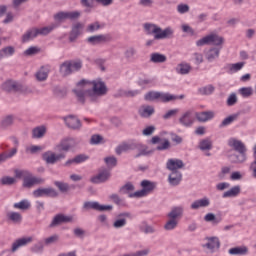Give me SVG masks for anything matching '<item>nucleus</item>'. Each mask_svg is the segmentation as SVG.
Masks as SVG:
<instances>
[{
	"mask_svg": "<svg viewBox=\"0 0 256 256\" xmlns=\"http://www.w3.org/2000/svg\"><path fill=\"white\" fill-rule=\"evenodd\" d=\"M88 85H90L89 81L82 79L77 83V88L73 89L79 103H85V97H87V90L89 89L87 88Z\"/></svg>",
	"mask_w": 256,
	"mask_h": 256,
	"instance_id": "nucleus-7",
	"label": "nucleus"
},
{
	"mask_svg": "<svg viewBox=\"0 0 256 256\" xmlns=\"http://www.w3.org/2000/svg\"><path fill=\"white\" fill-rule=\"evenodd\" d=\"M183 167H185V163L181 159H168L166 163V169L171 171V173L179 171V169H183Z\"/></svg>",
	"mask_w": 256,
	"mask_h": 256,
	"instance_id": "nucleus-17",
	"label": "nucleus"
},
{
	"mask_svg": "<svg viewBox=\"0 0 256 256\" xmlns=\"http://www.w3.org/2000/svg\"><path fill=\"white\" fill-rule=\"evenodd\" d=\"M13 125V116H6L2 121H1V127H9Z\"/></svg>",
	"mask_w": 256,
	"mask_h": 256,
	"instance_id": "nucleus-64",
	"label": "nucleus"
},
{
	"mask_svg": "<svg viewBox=\"0 0 256 256\" xmlns=\"http://www.w3.org/2000/svg\"><path fill=\"white\" fill-rule=\"evenodd\" d=\"M111 178V172L107 169L102 170L99 172L96 176H93L90 181L91 183H94L95 185H99V183H105L109 181Z\"/></svg>",
	"mask_w": 256,
	"mask_h": 256,
	"instance_id": "nucleus-14",
	"label": "nucleus"
},
{
	"mask_svg": "<svg viewBox=\"0 0 256 256\" xmlns=\"http://www.w3.org/2000/svg\"><path fill=\"white\" fill-rule=\"evenodd\" d=\"M73 138H66L61 140V142L56 146V149L58 151H69L73 147Z\"/></svg>",
	"mask_w": 256,
	"mask_h": 256,
	"instance_id": "nucleus-30",
	"label": "nucleus"
},
{
	"mask_svg": "<svg viewBox=\"0 0 256 256\" xmlns=\"http://www.w3.org/2000/svg\"><path fill=\"white\" fill-rule=\"evenodd\" d=\"M41 52V49L37 46H31L28 49H26L23 53L25 57H33V55H37Z\"/></svg>",
	"mask_w": 256,
	"mask_h": 256,
	"instance_id": "nucleus-50",
	"label": "nucleus"
},
{
	"mask_svg": "<svg viewBox=\"0 0 256 256\" xmlns=\"http://www.w3.org/2000/svg\"><path fill=\"white\" fill-rule=\"evenodd\" d=\"M47 133V128L45 126H38L32 130V139H43Z\"/></svg>",
	"mask_w": 256,
	"mask_h": 256,
	"instance_id": "nucleus-34",
	"label": "nucleus"
},
{
	"mask_svg": "<svg viewBox=\"0 0 256 256\" xmlns=\"http://www.w3.org/2000/svg\"><path fill=\"white\" fill-rule=\"evenodd\" d=\"M205 240L207 241L206 244H202V248L206 249L208 253H215L219 251V247H221V241L217 236L206 237Z\"/></svg>",
	"mask_w": 256,
	"mask_h": 256,
	"instance_id": "nucleus-9",
	"label": "nucleus"
},
{
	"mask_svg": "<svg viewBox=\"0 0 256 256\" xmlns=\"http://www.w3.org/2000/svg\"><path fill=\"white\" fill-rule=\"evenodd\" d=\"M179 123L183 127H192L195 123V119H193V112L187 111L180 118Z\"/></svg>",
	"mask_w": 256,
	"mask_h": 256,
	"instance_id": "nucleus-21",
	"label": "nucleus"
},
{
	"mask_svg": "<svg viewBox=\"0 0 256 256\" xmlns=\"http://www.w3.org/2000/svg\"><path fill=\"white\" fill-rule=\"evenodd\" d=\"M38 36L37 28H30L22 35V43H29V41H33Z\"/></svg>",
	"mask_w": 256,
	"mask_h": 256,
	"instance_id": "nucleus-27",
	"label": "nucleus"
},
{
	"mask_svg": "<svg viewBox=\"0 0 256 256\" xmlns=\"http://www.w3.org/2000/svg\"><path fill=\"white\" fill-rule=\"evenodd\" d=\"M177 113H179V109L175 108L172 110L167 111L164 115H163V119L167 120V119H171L172 117H175V115H177Z\"/></svg>",
	"mask_w": 256,
	"mask_h": 256,
	"instance_id": "nucleus-63",
	"label": "nucleus"
},
{
	"mask_svg": "<svg viewBox=\"0 0 256 256\" xmlns=\"http://www.w3.org/2000/svg\"><path fill=\"white\" fill-rule=\"evenodd\" d=\"M70 63V68L72 73H76L77 71H81L83 69V61L81 59L77 60H68Z\"/></svg>",
	"mask_w": 256,
	"mask_h": 256,
	"instance_id": "nucleus-43",
	"label": "nucleus"
},
{
	"mask_svg": "<svg viewBox=\"0 0 256 256\" xmlns=\"http://www.w3.org/2000/svg\"><path fill=\"white\" fill-rule=\"evenodd\" d=\"M101 29V24L99 22H94L92 24H89L87 27V31L89 33H95V31H99Z\"/></svg>",
	"mask_w": 256,
	"mask_h": 256,
	"instance_id": "nucleus-61",
	"label": "nucleus"
},
{
	"mask_svg": "<svg viewBox=\"0 0 256 256\" xmlns=\"http://www.w3.org/2000/svg\"><path fill=\"white\" fill-rule=\"evenodd\" d=\"M15 55V47L6 46L0 49V60L5 59L7 57H13Z\"/></svg>",
	"mask_w": 256,
	"mask_h": 256,
	"instance_id": "nucleus-35",
	"label": "nucleus"
},
{
	"mask_svg": "<svg viewBox=\"0 0 256 256\" xmlns=\"http://www.w3.org/2000/svg\"><path fill=\"white\" fill-rule=\"evenodd\" d=\"M64 121L67 127H69V129H74V130L81 129V120H79V118H77L76 116H73V115L66 116L64 118Z\"/></svg>",
	"mask_w": 256,
	"mask_h": 256,
	"instance_id": "nucleus-22",
	"label": "nucleus"
},
{
	"mask_svg": "<svg viewBox=\"0 0 256 256\" xmlns=\"http://www.w3.org/2000/svg\"><path fill=\"white\" fill-rule=\"evenodd\" d=\"M215 117V112L213 111H204L196 113V119L200 123H207V121H211Z\"/></svg>",
	"mask_w": 256,
	"mask_h": 256,
	"instance_id": "nucleus-25",
	"label": "nucleus"
},
{
	"mask_svg": "<svg viewBox=\"0 0 256 256\" xmlns=\"http://www.w3.org/2000/svg\"><path fill=\"white\" fill-rule=\"evenodd\" d=\"M219 55H221V49L213 47L206 52L205 58L208 63H213V61L219 59Z\"/></svg>",
	"mask_w": 256,
	"mask_h": 256,
	"instance_id": "nucleus-29",
	"label": "nucleus"
},
{
	"mask_svg": "<svg viewBox=\"0 0 256 256\" xmlns=\"http://www.w3.org/2000/svg\"><path fill=\"white\" fill-rule=\"evenodd\" d=\"M73 221L72 216H66L65 214H57L54 216L52 222L50 223L49 227H57L62 225V223H71Z\"/></svg>",
	"mask_w": 256,
	"mask_h": 256,
	"instance_id": "nucleus-16",
	"label": "nucleus"
},
{
	"mask_svg": "<svg viewBox=\"0 0 256 256\" xmlns=\"http://www.w3.org/2000/svg\"><path fill=\"white\" fill-rule=\"evenodd\" d=\"M141 190H138L132 194L129 195V197H145L146 195H149V193H152V191H155V187H157V183L151 182L149 180H143L141 182Z\"/></svg>",
	"mask_w": 256,
	"mask_h": 256,
	"instance_id": "nucleus-5",
	"label": "nucleus"
},
{
	"mask_svg": "<svg viewBox=\"0 0 256 256\" xmlns=\"http://www.w3.org/2000/svg\"><path fill=\"white\" fill-rule=\"evenodd\" d=\"M144 30L146 31L147 35H154V39L157 41H161L163 39H172L175 33V30H173L171 27H166L162 30L161 27L153 23H145Z\"/></svg>",
	"mask_w": 256,
	"mask_h": 256,
	"instance_id": "nucleus-1",
	"label": "nucleus"
},
{
	"mask_svg": "<svg viewBox=\"0 0 256 256\" xmlns=\"http://www.w3.org/2000/svg\"><path fill=\"white\" fill-rule=\"evenodd\" d=\"M176 71L180 75H189V73L191 72V65H189L188 63H181L177 66Z\"/></svg>",
	"mask_w": 256,
	"mask_h": 256,
	"instance_id": "nucleus-44",
	"label": "nucleus"
},
{
	"mask_svg": "<svg viewBox=\"0 0 256 256\" xmlns=\"http://www.w3.org/2000/svg\"><path fill=\"white\" fill-rule=\"evenodd\" d=\"M104 161L108 167H116L117 166V158L114 156L104 158Z\"/></svg>",
	"mask_w": 256,
	"mask_h": 256,
	"instance_id": "nucleus-62",
	"label": "nucleus"
},
{
	"mask_svg": "<svg viewBox=\"0 0 256 256\" xmlns=\"http://www.w3.org/2000/svg\"><path fill=\"white\" fill-rule=\"evenodd\" d=\"M2 89L8 93L11 91H19V84L17 82L8 80L2 85Z\"/></svg>",
	"mask_w": 256,
	"mask_h": 256,
	"instance_id": "nucleus-40",
	"label": "nucleus"
},
{
	"mask_svg": "<svg viewBox=\"0 0 256 256\" xmlns=\"http://www.w3.org/2000/svg\"><path fill=\"white\" fill-rule=\"evenodd\" d=\"M245 67V62H238L234 64H230V71L232 73H237V71H241Z\"/></svg>",
	"mask_w": 256,
	"mask_h": 256,
	"instance_id": "nucleus-56",
	"label": "nucleus"
},
{
	"mask_svg": "<svg viewBox=\"0 0 256 256\" xmlns=\"http://www.w3.org/2000/svg\"><path fill=\"white\" fill-rule=\"evenodd\" d=\"M204 221H206V223H212V225H219L223 219L221 216L217 217L214 213H207L204 216Z\"/></svg>",
	"mask_w": 256,
	"mask_h": 256,
	"instance_id": "nucleus-37",
	"label": "nucleus"
},
{
	"mask_svg": "<svg viewBox=\"0 0 256 256\" xmlns=\"http://www.w3.org/2000/svg\"><path fill=\"white\" fill-rule=\"evenodd\" d=\"M167 61V56L159 52H154L150 55L151 63H165Z\"/></svg>",
	"mask_w": 256,
	"mask_h": 256,
	"instance_id": "nucleus-38",
	"label": "nucleus"
},
{
	"mask_svg": "<svg viewBox=\"0 0 256 256\" xmlns=\"http://www.w3.org/2000/svg\"><path fill=\"white\" fill-rule=\"evenodd\" d=\"M87 89V97L90 101L95 102L99 97H103V95H107V85L105 82L101 80H94L89 82L87 87H91Z\"/></svg>",
	"mask_w": 256,
	"mask_h": 256,
	"instance_id": "nucleus-2",
	"label": "nucleus"
},
{
	"mask_svg": "<svg viewBox=\"0 0 256 256\" xmlns=\"http://www.w3.org/2000/svg\"><path fill=\"white\" fill-rule=\"evenodd\" d=\"M43 183H45V179L41 177H35L33 176V174H31L30 176L24 178L22 185L26 189H31V187H33L34 185H43Z\"/></svg>",
	"mask_w": 256,
	"mask_h": 256,
	"instance_id": "nucleus-15",
	"label": "nucleus"
},
{
	"mask_svg": "<svg viewBox=\"0 0 256 256\" xmlns=\"http://www.w3.org/2000/svg\"><path fill=\"white\" fill-rule=\"evenodd\" d=\"M32 195L36 199H39V197H51L55 199V197H59V192L53 187L37 188L32 192Z\"/></svg>",
	"mask_w": 256,
	"mask_h": 256,
	"instance_id": "nucleus-8",
	"label": "nucleus"
},
{
	"mask_svg": "<svg viewBox=\"0 0 256 256\" xmlns=\"http://www.w3.org/2000/svg\"><path fill=\"white\" fill-rule=\"evenodd\" d=\"M87 41L91 45H101V43H110V41H113V37L111 34H99L88 37Z\"/></svg>",
	"mask_w": 256,
	"mask_h": 256,
	"instance_id": "nucleus-12",
	"label": "nucleus"
},
{
	"mask_svg": "<svg viewBox=\"0 0 256 256\" xmlns=\"http://www.w3.org/2000/svg\"><path fill=\"white\" fill-rule=\"evenodd\" d=\"M103 143V136L94 134L91 136L90 145H101Z\"/></svg>",
	"mask_w": 256,
	"mask_h": 256,
	"instance_id": "nucleus-54",
	"label": "nucleus"
},
{
	"mask_svg": "<svg viewBox=\"0 0 256 256\" xmlns=\"http://www.w3.org/2000/svg\"><path fill=\"white\" fill-rule=\"evenodd\" d=\"M49 66H42L40 67V69L35 73V78L39 81V82H43V81H47L48 77H49Z\"/></svg>",
	"mask_w": 256,
	"mask_h": 256,
	"instance_id": "nucleus-26",
	"label": "nucleus"
},
{
	"mask_svg": "<svg viewBox=\"0 0 256 256\" xmlns=\"http://www.w3.org/2000/svg\"><path fill=\"white\" fill-rule=\"evenodd\" d=\"M7 218L9 221H12L13 223L19 224L21 221H23V216L19 212H9L7 214Z\"/></svg>",
	"mask_w": 256,
	"mask_h": 256,
	"instance_id": "nucleus-45",
	"label": "nucleus"
},
{
	"mask_svg": "<svg viewBox=\"0 0 256 256\" xmlns=\"http://www.w3.org/2000/svg\"><path fill=\"white\" fill-rule=\"evenodd\" d=\"M241 193V186L236 185L232 187L230 190H227L223 193L222 197L227 199L229 197H237Z\"/></svg>",
	"mask_w": 256,
	"mask_h": 256,
	"instance_id": "nucleus-36",
	"label": "nucleus"
},
{
	"mask_svg": "<svg viewBox=\"0 0 256 256\" xmlns=\"http://www.w3.org/2000/svg\"><path fill=\"white\" fill-rule=\"evenodd\" d=\"M65 157V153L56 154L52 151H47L42 155V159L47 165H55V163L65 159Z\"/></svg>",
	"mask_w": 256,
	"mask_h": 256,
	"instance_id": "nucleus-10",
	"label": "nucleus"
},
{
	"mask_svg": "<svg viewBox=\"0 0 256 256\" xmlns=\"http://www.w3.org/2000/svg\"><path fill=\"white\" fill-rule=\"evenodd\" d=\"M13 208L19 209L20 211H27V209H31V202H29L27 199H24L20 202L14 203Z\"/></svg>",
	"mask_w": 256,
	"mask_h": 256,
	"instance_id": "nucleus-41",
	"label": "nucleus"
},
{
	"mask_svg": "<svg viewBox=\"0 0 256 256\" xmlns=\"http://www.w3.org/2000/svg\"><path fill=\"white\" fill-rule=\"evenodd\" d=\"M135 55H137V49H135V47H129L124 52V56L126 57V59H133V57H135Z\"/></svg>",
	"mask_w": 256,
	"mask_h": 256,
	"instance_id": "nucleus-59",
	"label": "nucleus"
},
{
	"mask_svg": "<svg viewBox=\"0 0 256 256\" xmlns=\"http://www.w3.org/2000/svg\"><path fill=\"white\" fill-rule=\"evenodd\" d=\"M229 147H232L234 151L239 153V155H234L235 160H232V163H245L247 161V146L241 140L235 138H230L228 140Z\"/></svg>",
	"mask_w": 256,
	"mask_h": 256,
	"instance_id": "nucleus-3",
	"label": "nucleus"
},
{
	"mask_svg": "<svg viewBox=\"0 0 256 256\" xmlns=\"http://www.w3.org/2000/svg\"><path fill=\"white\" fill-rule=\"evenodd\" d=\"M239 119V113L229 115L228 117L224 118L222 122L219 124V128L223 129L224 127H229L232 123H235Z\"/></svg>",
	"mask_w": 256,
	"mask_h": 256,
	"instance_id": "nucleus-33",
	"label": "nucleus"
},
{
	"mask_svg": "<svg viewBox=\"0 0 256 256\" xmlns=\"http://www.w3.org/2000/svg\"><path fill=\"white\" fill-rule=\"evenodd\" d=\"M29 243H33V237L19 238L12 243L11 253H16L21 247H27Z\"/></svg>",
	"mask_w": 256,
	"mask_h": 256,
	"instance_id": "nucleus-13",
	"label": "nucleus"
},
{
	"mask_svg": "<svg viewBox=\"0 0 256 256\" xmlns=\"http://www.w3.org/2000/svg\"><path fill=\"white\" fill-rule=\"evenodd\" d=\"M168 219H172L174 221H179L181 217H183V207L176 206L171 209V211L167 214Z\"/></svg>",
	"mask_w": 256,
	"mask_h": 256,
	"instance_id": "nucleus-28",
	"label": "nucleus"
},
{
	"mask_svg": "<svg viewBox=\"0 0 256 256\" xmlns=\"http://www.w3.org/2000/svg\"><path fill=\"white\" fill-rule=\"evenodd\" d=\"M228 107H233L237 104V94L231 93L226 101Z\"/></svg>",
	"mask_w": 256,
	"mask_h": 256,
	"instance_id": "nucleus-60",
	"label": "nucleus"
},
{
	"mask_svg": "<svg viewBox=\"0 0 256 256\" xmlns=\"http://www.w3.org/2000/svg\"><path fill=\"white\" fill-rule=\"evenodd\" d=\"M181 181H183V174L181 173V171L171 172L168 176V183H170L174 187L179 185Z\"/></svg>",
	"mask_w": 256,
	"mask_h": 256,
	"instance_id": "nucleus-24",
	"label": "nucleus"
},
{
	"mask_svg": "<svg viewBox=\"0 0 256 256\" xmlns=\"http://www.w3.org/2000/svg\"><path fill=\"white\" fill-rule=\"evenodd\" d=\"M15 177L16 179H22V177L25 179L26 177H31V172L28 170H15Z\"/></svg>",
	"mask_w": 256,
	"mask_h": 256,
	"instance_id": "nucleus-57",
	"label": "nucleus"
},
{
	"mask_svg": "<svg viewBox=\"0 0 256 256\" xmlns=\"http://www.w3.org/2000/svg\"><path fill=\"white\" fill-rule=\"evenodd\" d=\"M57 26L55 24H52L50 26H45L42 28H36V31H38V35H49L53 29H55Z\"/></svg>",
	"mask_w": 256,
	"mask_h": 256,
	"instance_id": "nucleus-49",
	"label": "nucleus"
},
{
	"mask_svg": "<svg viewBox=\"0 0 256 256\" xmlns=\"http://www.w3.org/2000/svg\"><path fill=\"white\" fill-rule=\"evenodd\" d=\"M155 113V108L153 106H143L140 110H139V115L140 117H151V115H153Z\"/></svg>",
	"mask_w": 256,
	"mask_h": 256,
	"instance_id": "nucleus-42",
	"label": "nucleus"
},
{
	"mask_svg": "<svg viewBox=\"0 0 256 256\" xmlns=\"http://www.w3.org/2000/svg\"><path fill=\"white\" fill-rule=\"evenodd\" d=\"M248 252H249V249L245 246L234 247V248L229 249L230 255H247Z\"/></svg>",
	"mask_w": 256,
	"mask_h": 256,
	"instance_id": "nucleus-46",
	"label": "nucleus"
},
{
	"mask_svg": "<svg viewBox=\"0 0 256 256\" xmlns=\"http://www.w3.org/2000/svg\"><path fill=\"white\" fill-rule=\"evenodd\" d=\"M139 229L142 233H145L146 235L149 233H155V228H153V226L148 225L147 222H142L139 226Z\"/></svg>",
	"mask_w": 256,
	"mask_h": 256,
	"instance_id": "nucleus-51",
	"label": "nucleus"
},
{
	"mask_svg": "<svg viewBox=\"0 0 256 256\" xmlns=\"http://www.w3.org/2000/svg\"><path fill=\"white\" fill-rule=\"evenodd\" d=\"M83 27V23L81 22H76L72 25V29L69 35L70 43H74V41H77V38L79 37V35H81V31H83Z\"/></svg>",
	"mask_w": 256,
	"mask_h": 256,
	"instance_id": "nucleus-18",
	"label": "nucleus"
},
{
	"mask_svg": "<svg viewBox=\"0 0 256 256\" xmlns=\"http://www.w3.org/2000/svg\"><path fill=\"white\" fill-rule=\"evenodd\" d=\"M209 205H211V200L207 197H204L194 201L190 207L191 209L197 210V209L209 207Z\"/></svg>",
	"mask_w": 256,
	"mask_h": 256,
	"instance_id": "nucleus-31",
	"label": "nucleus"
},
{
	"mask_svg": "<svg viewBox=\"0 0 256 256\" xmlns=\"http://www.w3.org/2000/svg\"><path fill=\"white\" fill-rule=\"evenodd\" d=\"M162 101V103H169V101H173L177 99L175 95L169 94V93H163L159 91H149L144 95L145 101Z\"/></svg>",
	"mask_w": 256,
	"mask_h": 256,
	"instance_id": "nucleus-4",
	"label": "nucleus"
},
{
	"mask_svg": "<svg viewBox=\"0 0 256 256\" xmlns=\"http://www.w3.org/2000/svg\"><path fill=\"white\" fill-rule=\"evenodd\" d=\"M59 73H60V75H62V77H69V75L73 74L69 60L64 61L62 64H60Z\"/></svg>",
	"mask_w": 256,
	"mask_h": 256,
	"instance_id": "nucleus-32",
	"label": "nucleus"
},
{
	"mask_svg": "<svg viewBox=\"0 0 256 256\" xmlns=\"http://www.w3.org/2000/svg\"><path fill=\"white\" fill-rule=\"evenodd\" d=\"M214 92H215V86L211 84L207 86H203L198 89V93L200 95H213Z\"/></svg>",
	"mask_w": 256,
	"mask_h": 256,
	"instance_id": "nucleus-47",
	"label": "nucleus"
},
{
	"mask_svg": "<svg viewBox=\"0 0 256 256\" xmlns=\"http://www.w3.org/2000/svg\"><path fill=\"white\" fill-rule=\"evenodd\" d=\"M83 209H93L94 211H112L113 205H101L97 201H86L83 204Z\"/></svg>",
	"mask_w": 256,
	"mask_h": 256,
	"instance_id": "nucleus-11",
	"label": "nucleus"
},
{
	"mask_svg": "<svg viewBox=\"0 0 256 256\" xmlns=\"http://www.w3.org/2000/svg\"><path fill=\"white\" fill-rule=\"evenodd\" d=\"M135 150L138 151V153L134 156L135 159H139V157H147V155H153V153H155V150H149L147 145L137 142Z\"/></svg>",
	"mask_w": 256,
	"mask_h": 256,
	"instance_id": "nucleus-19",
	"label": "nucleus"
},
{
	"mask_svg": "<svg viewBox=\"0 0 256 256\" xmlns=\"http://www.w3.org/2000/svg\"><path fill=\"white\" fill-rule=\"evenodd\" d=\"M137 148V142H124L118 145L115 149L117 155H121V153H127V151H135Z\"/></svg>",
	"mask_w": 256,
	"mask_h": 256,
	"instance_id": "nucleus-20",
	"label": "nucleus"
},
{
	"mask_svg": "<svg viewBox=\"0 0 256 256\" xmlns=\"http://www.w3.org/2000/svg\"><path fill=\"white\" fill-rule=\"evenodd\" d=\"M239 93L242 95V97H251V95H253V88L242 87L239 89Z\"/></svg>",
	"mask_w": 256,
	"mask_h": 256,
	"instance_id": "nucleus-55",
	"label": "nucleus"
},
{
	"mask_svg": "<svg viewBox=\"0 0 256 256\" xmlns=\"http://www.w3.org/2000/svg\"><path fill=\"white\" fill-rule=\"evenodd\" d=\"M17 180L11 176H4L0 179L1 185H15Z\"/></svg>",
	"mask_w": 256,
	"mask_h": 256,
	"instance_id": "nucleus-53",
	"label": "nucleus"
},
{
	"mask_svg": "<svg viewBox=\"0 0 256 256\" xmlns=\"http://www.w3.org/2000/svg\"><path fill=\"white\" fill-rule=\"evenodd\" d=\"M125 217H131V214L129 212L119 214L118 219H116L113 223L114 229H123V227L127 225V218Z\"/></svg>",
	"mask_w": 256,
	"mask_h": 256,
	"instance_id": "nucleus-23",
	"label": "nucleus"
},
{
	"mask_svg": "<svg viewBox=\"0 0 256 256\" xmlns=\"http://www.w3.org/2000/svg\"><path fill=\"white\" fill-rule=\"evenodd\" d=\"M57 241H59L58 234H53L52 236L44 239L45 245H54V243H57Z\"/></svg>",
	"mask_w": 256,
	"mask_h": 256,
	"instance_id": "nucleus-58",
	"label": "nucleus"
},
{
	"mask_svg": "<svg viewBox=\"0 0 256 256\" xmlns=\"http://www.w3.org/2000/svg\"><path fill=\"white\" fill-rule=\"evenodd\" d=\"M198 149L200 151H211L213 149V142L209 138H205L199 142Z\"/></svg>",
	"mask_w": 256,
	"mask_h": 256,
	"instance_id": "nucleus-39",
	"label": "nucleus"
},
{
	"mask_svg": "<svg viewBox=\"0 0 256 256\" xmlns=\"http://www.w3.org/2000/svg\"><path fill=\"white\" fill-rule=\"evenodd\" d=\"M225 39L217 34L207 35L196 42L197 47H203V45H215L219 47L222 43H224Z\"/></svg>",
	"mask_w": 256,
	"mask_h": 256,
	"instance_id": "nucleus-6",
	"label": "nucleus"
},
{
	"mask_svg": "<svg viewBox=\"0 0 256 256\" xmlns=\"http://www.w3.org/2000/svg\"><path fill=\"white\" fill-rule=\"evenodd\" d=\"M178 225H179V220H173L169 218L164 225V229L165 231H173L174 229H177Z\"/></svg>",
	"mask_w": 256,
	"mask_h": 256,
	"instance_id": "nucleus-48",
	"label": "nucleus"
},
{
	"mask_svg": "<svg viewBox=\"0 0 256 256\" xmlns=\"http://www.w3.org/2000/svg\"><path fill=\"white\" fill-rule=\"evenodd\" d=\"M55 187L59 189L61 193H67L69 191V184L65 182L55 181L54 182Z\"/></svg>",
	"mask_w": 256,
	"mask_h": 256,
	"instance_id": "nucleus-52",
	"label": "nucleus"
}]
</instances>
